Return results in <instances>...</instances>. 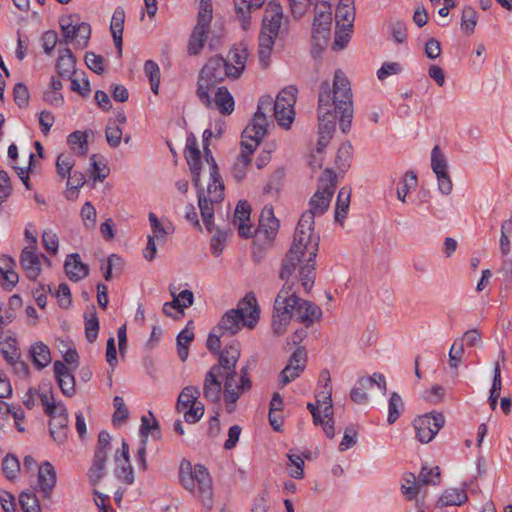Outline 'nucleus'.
Masks as SVG:
<instances>
[{
  "instance_id": "obj_18",
  "label": "nucleus",
  "mask_w": 512,
  "mask_h": 512,
  "mask_svg": "<svg viewBox=\"0 0 512 512\" xmlns=\"http://www.w3.org/2000/svg\"><path fill=\"white\" fill-rule=\"evenodd\" d=\"M374 385H377L379 389L386 393L387 384L383 374L374 373L371 376L361 377L356 386L350 391V398L356 404H365L368 401V393Z\"/></svg>"
},
{
  "instance_id": "obj_1",
  "label": "nucleus",
  "mask_w": 512,
  "mask_h": 512,
  "mask_svg": "<svg viewBox=\"0 0 512 512\" xmlns=\"http://www.w3.org/2000/svg\"><path fill=\"white\" fill-rule=\"evenodd\" d=\"M309 214H302L294 235L293 244L283 259L279 273L281 279L299 276L305 291H310L315 280V258L319 248V236L314 231Z\"/></svg>"
},
{
  "instance_id": "obj_23",
  "label": "nucleus",
  "mask_w": 512,
  "mask_h": 512,
  "mask_svg": "<svg viewBox=\"0 0 512 512\" xmlns=\"http://www.w3.org/2000/svg\"><path fill=\"white\" fill-rule=\"evenodd\" d=\"M20 264L30 280L35 281L38 278L42 269L36 246H28L22 250Z\"/></svg>"
},
{
  "instance_id": "obj_30",
  "label": "nucleus",
  "mask_w": 512,
  "mask_h": 512,
  "mask_svg": "<svg viewBox=\"0 0 512 512\" xmlns=\"http://www.w3.org/2000/svg\"><path fill=\"white\" fill-rule=\"evenodd\" d=\"M125 21V11L123 8L118 7L115 9L111 23H110V31L115 43L116 48L118 49L119 55L122 54V34L123 27Z\"/></svg>"
},
{
  "instance_id": "obj_17",
  "label": "nucleus",
  "mask_w": 512,
  "mask_h": 512,
  "mask_svg": "<svg viewBox=\"0 0 512 512\" xmlns=\"http://www.w3.org/2000/svg\"><path fill=\"white\" fill-rule=\"evenodd\" d=\"M237 378L236 371H230L224 375L223 400L229 414L235 411L237 401L241 395L251 390V388L242 387V382H239Z\"/></svg>"
},
{
  "instance_id": "obj_46",
  "label": "nucleus",
  "mask_w": 512,
  "mask_h": 512,
  "mask_svg": "<svg viewBox=\"0 0 512 512\" xmlns=\"http://www.w3.org/2000/svg\"><path fill=\"white\" fill-rule=\"evenodd\" d=\"M144 72L150 80L152 91L157 94L160 84V69L156 62L147 60L144 64Z\"/></svg>"
},
{
  "instance_id": "obj_47",
  "label": "nucleus",
  "mask_w": 512,
  "mask_h": 512,
  "mask_svg": "<svg viewBox=\"0 0 512 512\" xmlns=\"http://www.w3.org/2000/svg\"><path fill=\"white\" fill-rule=\"evenodd\" d=\"M352 156L353 147L351 143H343L337 151L336 163L338 165V168L341 170H346L350 166Z\"/></svg>"
},
{
  "instance_id": "obj_13",
  "label": "nucleus",
  "mask_w": 512,
  "mask_h": 512,
  "mask_svg": "<svg viewBox=\"0 0 512 512\" xmlns=\"http://www.w3.org/2000/svg\"><path fill=\"white\" fill-rule=\"evenodd\" d=\"M332 13L327 2L315 6V16L312 26V42L314 49L322 50L328 43L331 35Z\"/></svg>"
},
{
  "instance_id": "obj_43",
  "label": "nucleus",
  "mask_w": 512,
  "mask_h": 512,
  "mask_svg": "<svg viewBox=\"0 0 512 512\" xmlns=\"http://www.w3.org/2000/svg\"><path fill=\"white\" fill-rule=\"evenodd\" d=\"M417 186V176L413 171H408L405 173L403 180L399 183V187L397 188V198L401 202H405L406 195L414 190Z\"/></svg>"
},
{
  "instance_id": "obj_21",
  "label": "nucleus",
  "mask_w": 512,
  "mask_h": 512,
  "mask_svg": "<svg viewBox=\"0 0 512 512\" xmlns=\"http://www.w3.org/2000/svg\"><path fill=\"white\" fill-rule=\"evenodd\" d=\"M185 158L189 165V169L192 175V181L195 187H199L200 182V170H201V153L198 148L196 137L191 134L187 138L185 148Z\"/></svg>"
},
{
  "instance_id": "obj_63",
  "label": "nucleus",
  "mask_w": 512,
  "mask_h": 512,
  "mask_svg": "<svg viewBox=\"0 0 512 512\" xmlns=\"http://www.w3.org/2000/svg\"><path fill=\"white\" fill-rule=\"evenodd\" d=\"M58 42V35L54 30H48L42 35V47L47 55H51Z\"/></svg>"
},
{
  "instance_id": "obj_35",
  "label": "nucleus",
  "mask_w": 512,
  "mask_h": 512,
  "mask_svg": "<svg viewBox=\"0 0 512 512\" xmlns=\"http://www.w3.org/2000/svg\"><path fill=\"white\" fill-rule=\"evenodd\" d=\"M30 354L34 365L42 369L51 362L50 349L43 342H37L30 348Z\"/></svg>"
},
{
  "instance_id": "obj_2",
  "label": "nucleus",
  "mask_w": 512,
  "mask_h": 512,
  "mask_svg": "<svg viewBox=\"0 0 512 512\" xmlns=\"http://www.w3.org/2000/svg\"><path fill=\"white\" fill-rule=\"evenodd\" d=\"M353 118L352 91L348 78L342 71L334 74L332 86L323 82L318 94V133L333 135L336 120L339 119L340 129L347 133Z\"/></svg>"
},
{
  "instance_id": "obj_40",
  "label": "nucleus",
  "mask_w": 512,
  "mask_h": 512,
  "mask_svg": "<svg viewBox=\"0 0 512 512\" xmlns=\"http://www.w3.org/2000/svg\"><path fill=\"white\" fill-rule=\"evenodd\" d=\"M85 336L88 342L93 343L98 336L99 332V320L96 315L95 307H92L90 311L85 312Z\"/></svg>"
},
{
  "instance_id": "obj_50",
  "label": "nucleus",
  "mask_w": 512,
  "mask_h": 512,
  "mask_svg": "<svg viewBox=\"0 0 512 512\" xmlns=\"http://www.w3.org/2000/svg\"><path fill=\"white\" fill-rule=\"evenodd\" d=\"M114 472L117 479L122 483L126 485H132L134 483V472L130 461H128L127 464H125V462L116 463Z\"/></svg>"
},
{
  "instance_id": "obj_53",
  "label": "nucleus",
  "mask_w": 512,
  "mask_h": 512,
  "mask_svg": "<svg viewBox=\"0 0 512 512\" xmlns=\"http://www.w3.org/2000/svg\"><path fill=\"white\" fill-rule=\"evenodd\" d=\"M69 79L71 80L72 91L77 92L84 97L89 95L91 87L89 80L87 79L84 72H82L80 75L77 74Z\"/></svg>"
},
{
  "instance_id": "obj_25",
  "label": "nucleus",
  "mask_w": 512,
  "mask_h": 512,
  "mask_svg": "<svg viewBox=\"0 0 512 512\" xmlns=\"http://www.w3.org/2000/svg\"><path fill=\"white\" fill-rule=\"evenodd\" d=\"M54 374L62 393L68 397L75 394V379L66 365L61 361H55Z\"/></svg>"
},
{
  "instance_id": "obj_9",
  "label": "nucleus",
  "mask_w": 512,
  "mask_h": 512,
  "mask_svg": "<svg viewBox=\"0 0 512 512\" xmlns=\"http://www.w3.org/2000/svg\"><path fill=\"white\" fill-rule=\"evenodd\" d=\"M272 103L273 98L271 96H262L259 99L256 113L242 132L241 146L249 147V152H254L267 132L266 113L272 110Z\"/></svg>"
},
{
  "instance_id": "obj_10",
  "label": "nucleus",
  "mask_w": 512,
  "mask_h": 512,
  "mask_svg": "<svg viewBox=\"0 0 512 512\" xmlns=\"http://www.w3.org/2000/svg\"><path fill=\"white\" fill-rule=\"evenodd\" d=\"M335 179L336 175L332 170L326 169L323 172L318 189L309 201V209L303 213L309 214L311 221L315 222L316 217L322 216L328 210L336 188Z\"/></svg>"
},
{
  "instance_id": "obj_55",
  "label": "nucleus",
  "mask_w": 512,
  "mask_h": 512,
  "mask_svg": "<svg viewBox=\"0 0 512 512\" xmlns=\"http://www.w3.org/2000/svg\"><path fill=\"white\" fill-rule=\"evenodd\" d=\"M14 101L19 108H25L29 104L30 94L27 86L21 82L17 83L13 89Z\"/></svg>"
},
{
  "instance_id": "obj_12",
  "label": "nucleus",
  "mask_w": 512,
  "mask_h": 512,
  "mask_svg": "<svg viewBox=\"0 0 512 512\" xmlns=\"http://www.w3.org/2000/svg\"><path fill=\"white\" fill-rule=\"evenodd\" d=\"M63 42L72 44L75 48L83 49L88 45L91 27L86 22L74 20V16H62L59 19Z\"/></svg>"
},
{
  "instance_id": "obj_41",
  "label": "nucleus",
  "mask_w": 512,
  "mask_h": 512,
  "mask_svg": "<svg viewBox=\"0 0 512 512\" xmlns=\"http://www.w3.org/2000/svg\"><path fill=\"white\" fill-rule=\"evenodd\" d=\"M478 21V13L471 6H465L462 10L461 14V30L466 35H471L474 33L475 27Z\"/></svg>"
},
{
  "instance_id": "obj_19",
  "label": "nucleus",
  "mask_w": 512,
  "mask_h": 512,
  "mask_svg": "<svg viewBox=\"0 0 512 512\" xmlns=\"http://www.w3.org/2000/svg\"><path fill=\"white\" fill-rule=\"evenodd\" d=\"M50 417L49 430L52 438L57 443H63L67 438L68 413L66 407L59 403L57 411L48 415Z\"/></svg>"
},
{
  "instance_id": "obj_14",
  "label": "nucleus",
  "mask_w": 512,
  "mask_h": 512,
  "mask_svg": "<svg viewBox=\"0 0 512 512\" xmlns=\"http://www.w3.org/2000/svg\"><path fill=\"white\" fill-rule=\"evenodd\" d=\"M200 394L197 386H186L178 396L176 409L183 412L187 423H197L204 415V405L198 401Z\"/></svg>"
},
{
  "instance_id": "obj_60",
  "label": "nucleus",
  "mask_w": 512,
  "mask_h": 512,
  "mask_svg": "<svg viewBox=\"0 0 512 512\" xmlns=\"http://www.w3.org/2000/svg\"><path fill=\"white\" fill-rule=\"evenodd\" d=\"M113 406L115 408V412L113 414V422L122 421L127 419L129 415V411L125 406L124 399L120 396H115L113 399Z\"/></svg>"
},
{
  "instance_id": "obj_7",
  "label": "nucleus",
  "mask_w": 512,
  "mask_h": 512,
  "mask_svg": "<svg viewBox=\"0 0 512 512\" xmlns=\"http://www.w3.org/2000/svg\"><path fill=\"white\" fill-rule=\"evenodd\" d=\"M282 20L283 9L280 3L275 0L268 2L262 19L258 49L259 60L264 68L268 66L274 40L280 32Z\"/></svg>"
},
{
  "instance_id": "obj_42",
  "label": "nucleus",
  "mask_w": 512,
  "mask_h": 512,
  "mask_svg": "<svg viewBox=\"0 0 512 512\" xmlns=\"http://www.w3.org/2000/svg\"><path fill=\"white\" fill-rule=\"evenodd\" d=\"M68 144L72 150L79 156H84L88 150L87 135L81 131H75L68 136Z\"/></svg>"
},
{
  "instance_id": "obj_32",
  "label": "nucleus",
  "mask_w": 512,
  "mask_h": 512,
  "mask_svg": "<svg viewBox=\"0 0 512 512\" xmlns=\"http://www.w3.org/2000/svg\"><path fill=\"white\" fill-rule=\"evenodd\" d=\"M422 487L423 484L421 481H416V476L413 473L408 472L403 475L401 491L406 500H416L417 507H420V502L417 496L421 492Z\"/></svg>"
},
{
  "instance_id": "obj_45",
  "label": "nucleus",
  "mask_w": 512,
  "mask_h": 512,
  "mask_svg": "<svg viewBox=\"0 0 512 512\" xmlns=\"http://www.w3.org/2000/svg\"><path fill=\"white\" fill-rule=\"evenodd\" d=\"M2 470L5 477L14 480L20 470V462L14 454H7L2 463Z\"/></svg>"
},
{
  "instance_id": "obj_22",
  "label": "nucleus",
  "mask_w": 512,
  "mask_h": 512,
  "mask_svg": "<svg viewBox=\"0 0 512 512\" xmlns=\"http://www.w3.org/2000/svg\"><path fill=\"white\" fill-rule=\"evenodd\" d=\"M217 354L218 363L212 367H218L219 373L222 375L230 371H235V366L240 358V344L238 341L234 340Z\"/></svg>"
},
{
  "instance_id": "obj_57",
  "label": "nucleus",
  "mask_w": 512,
  "mask_h": 512,
  "mask_svg": "<svg viewBox=\"0 0 512 512\" xmlns=\"http://www.w3.org/2000/svg\"><path fill=\"white\" fill-rule=\"evenodd\" d=\"M42 244L48 252L55 255L59 248V239L57 234L51 230L44 231L42 234Z\"/></svg>"
},
{
  "instance_id": "obj_4",
  "label": "nucleus",
  "mask_w": 512,
  "mask_h": 512,
  "mask_svg": "<svg viewBox=\"0 0 512 512\" xmlns=\"http://www.w3.org/2000/svg\"><path fill=\"white\" fill-rule=\"evenodd\" d=\"M248 52L246 48H234L229 51L227 59L221 56L211 57L201 70L197 95L207 107L212 100L209 91L226 78L237 79L245 69Z\"/></svg>"
},
{
  "instance_id": "obj_52",
  "label": "nucleus",
  "mask_w": 512,
  "mask_h": 512,
  "mask_svg": "<svg viewBox=\"0 0 512 512\" xmlns=\"http://www.w3.org/2000/svg\"><path fill=\"white\" fill-rule=\"evenodd\" d=\"M431 167L436 175L447 172V161L438 146H435L431 152Z\"/></svg>"
},
{
  "instance_id": "obj_20",
  "label": "nucleus",
  "mask_w": 512,
  "mask_h": 512,
  "mask_svg": "<svg viewBox=\"0 0 512 512\" xmlns=\"http://www.w3.org/2000/svg\"><path fill=\"white\" fill-rule=\"evenodd\" d=\"M219 377H224V375L219 373V368L211 367L204 378L203 395L211 403H218L223 394L222 382L219 380Z\"/></svg>"
},
{
  "instance_id": "obj_37",
  "label": "nucleus",
  "mask_w": 512,
  "mask_h": 512,
  "mask_svg": "<svg viewBox=\"0 0 512 512\" xmlns=\"http://www.w3.org/2000/svg\"><path fill=\"white\" fill-rule=\"evenodd\" d=\"M214 103L224 115H230L234 111V99L226 87H219L217 89Z\"/></svg>"
},
{
  "instance_id": "obj_8",
  "label": "nucleus",
  "mask_w": 512,
  "mask_h": 512,
  "mask_svg": "<svg viewBox=\"0 0 512 512\" xmlns=\"http://www.w3.org/2000/svg\"><path fill=\"white\" fill-rule=\"evenodd\" d=\"M179 480L188 491L197 494L205 506H211L213 498L212 480L208 470L202 465L192 467L188 461H182L179 468Z\"/></svg>"
},
{
  "instance_id": "obj_39",
  "label": "nucleus",
  "mask_w": 512,
  "mask_h": 512,
  "mask_svg": "<svg viewBox=\"0 0 512 512\" xmlns=\"http://www.w3.org/2000/svg\"><path fill=\"white\" fill-rule=\"evenodd\" d=\"M332 387L330 384L325 383L323 389L316 394V402L321 406L324 418H331L333 416L332 405Z\"/></svg>"
},
{
  "instance_id": "obj_56",
  "label": "nucleus",
  "mask_w": 512,
  "mask_h": 512,
  "mask_svg": "<svg viewBox=\"0 0 512 512\" xmlns=\"http://www.w3.org/2000/svg\"><path fill=\"white\" fill-rule=\"evenodd\" d=\"M420 477V481L423 484V486L428 484L437 485L441 481L440 469L438 466H435L430 470H427V468L424 467L422 468Z\"/></svg>"
},
{
  "instance_id": "obj_26",
  "label": "nucleus",
  "mask_w": 512,
  "mask_h": 512,
  "mask_svg": "<svg viewBox=\"0 0 512 512\" xmlns=\"http://www.w3.org/2000/svg\"><path fill=\"white\" fill-rule=\"evenodd\" d=\"M65 272L71 281L78 282L89 274V267L81 261L78 253L69 254L64 263Z\"/></svg>"
},
{
  "instance_id": "obj_38",
  "label": "nucleus",
  "mask_w": 512,
  "mask_h": 512,
  "mask_svg": "<svg viewBox=\"0 0 512 512\" xmlns=\"http://www.w3.org/2000/svg\"><path fill=\"white\" fill-rule=\"evenodd\" d=\"M468 500L464 490L450 488L443 492L438 503L440 506H460Z\"/></svg>"
},
{
  "instance_id": "obj_31",
  "label": "nucleus",
  "mask_w": 512,
  "mask_h": 512,
  "mask_svg": "<svg viewBox=\"0 0 512 512\" xmlns=\"http://www.w3.org/2000/svg\"><path fill=\"white\" fill-rule=\"evenodd\" d=\"M76 59L69 48H65L59 55L56 68L61 77L71 78L77 75L75 69Z\"/></svg>"
},
{
  "instance_id": "obj_49",
  "label": "nucleus",
  "mask_w": 512,
  "mask_h": 512,
  "mask_svg": "<svg viewBox=\"0 0 512 512\" xmlns=\"http://www.w3.org/2000/svg\"><path fill=\"white\" fill-rule=\"evenodd\" d=\"M74 164V159L70 155L61 153L57 157L56 161V171L58 176L62 179L70 176Z\"/></svg>"
},
{
  "instance_id": "obj_3",
  "label": "nucleus",
  "mask_w": 512,
  "mask_h": 512,
  "mask_svg": "<svg viewBox=\"0 0 512 512\" xmlns=\"http://www.w3.org/2000/svg\"><path fill=\"white\" fill-rule=\"evenodd\" d=\"M283 280L285 282L275 298L272 315V329L278 336L285 333L293 315L306 327L319 321L322 316L319 306L297 295L299 291L295 285L300 282L299 276L293 275Z\"/></svg>"
},
{
  "instance_id": "obj_54",
  "label": "nucleus",
  "mask_w": 512,
  "mask_h": 512,
  "mask_svg": "<svg viewBox=\"0 0 512 512\" xmlns=\"http://www.w3.org/2000/svg\"><path fill=\"white\" fill-rule=\"evenodd\" d=\"M16 339L8 338L3 342H0V352L4 356L7 362L15 360L20 357L18 348L16 347Z\"/></svg>"
},
{
  "instance_id": "obj_58",
  "label": "nucleus",
  "mask_w": 512,
  "mask_h": 512,
  "mask_svg": "<svg viewBox=\"0 0 512 512\" xmlns=\"http://www.w3.org/2000/svg\"><path fill=\"white\" fill-rule=\"evenodd\" d=\"M85 63L87 67L97 74H102L104 71V59L100 55L93 52H87L85 55Z\"/></svg>"
},
{
  "instance_id": "obj_11",
  "label": "nucleus",
  "mask_w": 512,
  "mask_h": 512,
  "mask_svg": "<svg viewBox=\"0 0 512 512\" xmlns=\"http://www.w3.org/2000/svg\"><path fill=\"white\" fill-rule=\"evenodd\" d=\"M212 19L211 0H200L199 11L197 15V24L195 25L188 43V52L190 55H198L207 40L208 27Z\"/></svg>"
},
{
  "instance_id": "obj_15",
  "label": "nucleus",
  "mask_w": 512,
  "mask_h": 512,
  "mask_svg": "<svg viewBox=\"0 0 512 512\" xmlns=\"http://www.w3.org/2000/svg\"><path fill=\"white\" fill-rule=\"evenodd\" d=\"M296 92L297 89L295 87L288 86L278 93L272 103L274 117L284 129H289L295 118Z\"/></svg>"
},
{
  "instance_id": "obj_6",
  "label": "nucleus",
  "mask_w": 512,
  "mask_h": 512,
  "mask_svg": "<svg viewBox=\"0 0 512 512\" xmlns=\"http://www.w3.org/2000/svg\"><path fill=\"white\" fill-rule=\"evenodd\" d=\"M260 317V309L253 294H246L236 308L223 314L214 331L221 335L233 336L243 327L253 329Z\"/></svg>"
},
{
  "instance_id": "obj_29",
  "label": "nucleus",
  "mask_w": 512,
  "mask_h": 512,
  "mask_svg": "<svg viewBox=\"0 0 512 512\" xmlns=\"http://www.w3.org/2000/svg\"><path fill=\"white\" fill-rule=\"evenodd\" d=\"M264 2L265 0H234L235 11L244 30L248 29L251 12L259 9Z\"/></svg>"
},
{
  "instance_id": "obj_44",
  "label": "nucleus",
  "mask_w": 512,
  "mask_h": 512,
  "mask_svg": "<svg viewBox=\"0 0 512 512\" xmlns=\"http://www.w3.org/2000/svg\"><path fill=\"white\" fill-rule=\"evenodd\" d=\"M404 404L401 396L397 392H393L390 396L388 403V418L387 422L393 424L400 416V412L403 410Z\"/></svg>"
},
{
  "instance_id": "obj_59",
  "label": "nucleus",
  "mask_w": 512,
  "mask_h": 512,
  "mask_svg": "<svg viewBox=\"0 0 512 512\" xmlns=\"http://www.w3.org/2000/svg\"><path fill=\"white\" fill-rule=\"evenodd\" d=\"M307 355L304 347H298L290 356L288 365L294 366L295 369L303 371L306 365Z\"/></svg>"
},
{
  "instance_id": "obj_28",
  "label": "nucleus",
  "mask_w": 512,
  "mask_h": 512,
  "mask_svg": "<svg viewBox=\"0 0 512 512\" xmlns=\"http://www.w3.org/2000/svg\"><path fill=\"white\" fill-rule=\"evenodd\" d=\"M355 19L354 0H339L335 11L336 25L343 29H351Z\"/></svg>"
},
{
  "instance_id": "obj_51",
  "label": "nucleus",
  "mask_w": 512,
  "mask_h": 512,
  "mask_svg": "<svg viewBox=\"0 0 512 512\" xmlns=\"http://www.w3.org/2000/svg\"><path fill=\"white\" fill-rule=\"evenodd\" d=\"M19 503L24 512H41L39 500L32 492H22L19 495Z\"/></svg>"
},
{
  "instance_id": "obj_64",
  "label": "nucleus",
  "mask_w": 512,
  "mask_h": 512,
  "mask_svg": "<svg viewBox=\"0 0 512 512\" xmlns=\"http://www.w3.org/2000/svg\"><path fill=\"white\" fill-rule=\"evenodd\" d=\"M288 459H289V462L294 466V468L291 469L289 472L290 476L295 479H302L304 476V472H303L304 460L299 455H294V454H289Z\"/></svg>"
},
{
  "instance_id": "obj_27",
  "label": "nucleus",
  "mask_w": 512,
  "mask_h": 512,
  "mask_svg": "<svg viewBox=\"0 0 512 512\" xmlns=\"http://www.w3.org/2000/svg\"><path fill=\"white\" fill-rule=\"evenodd\" d=\"M279 228V221L274 216L273 207L266 205L259 217V227L256 230L257 234L264 233L267 239H272Z\"/></svg>"
},
{
  "instance_id": "obj_33",
  "label": "nucleus",
  "mask_w": 512,
  "mask_h": 512,
  "mask_svg": "<svg viewBox=\"0 0 512 512\" xmlns=\"http://www.w3.org/2000/svg\"><path fill=\"white\" fill-rule=\"evenodd\" d=\"M241 148L242 151L231 169L232 177L237 182H241L246 177L248 168L251 164V155L253 154V152H249V147L241 146Z\"/></svg>"
},
{
  "instance_id": "obj_5",
  "label": "nucleus",
  "mask_w": 512,
  "mask_h": 512,
  "mask_svg": "<svg viewBox=\"0 0 512 512\" xmlns=\"http://www.w3.org/2000/svg\"><path fill=\"white\" fill-rule=\"evenodd\" d=\"M203 149L205 160L209 165V182L206 189L201 185V181L199 182V187H196L197 198L203 223L207 230L212 232L214 228V204H218L224 199V184L211 150L209 147Z\"/></svg>"
},
{
  "instance_id": "obj_61",
  "label": "nucleus",
  "mask_w": 512,
  "mask_h": 512,
  "mask_svg": "<svg viewBox=\"0 0 512 512\" xmlns=\"http://www.w3.org/2000/svg\"><path fill=\"white\" fill-rule=\"evenodd\" d=\"M105 137L111 147H117L121 142L122 130L119 126L108 125L105 130Z\"/></svg>"
},
{
  "instance_id": "obj_62",
  "label": "nucleus",
  "mask_w": 512,
  "mask_h": 512,
  "mask_svg": "<svg viewBox=\"0 0 512 512\" xmlns=\"http://www.w3.org/2000/svg\"><path fill=\"white\" fill-rule=\"evenodd\" d=\"M251 207L247 201H239L235 208L234 224L241 221L250 220Z\"/></svg>"
},
{
  "instance_id": "obj_16",
  "label": "nucleus",
  "mask_w": 512,
  "mask_h": 512,
  "mask_svg": "<svg viewBox=\"0 0 512 512\" xmlns=\"http://www.w3.org/2000/svg\"><path fill=\"white\" fill-rule=\"evenodd\" d=\"M444 423L445 418L442 413L433 412L417 417L413 424L418 440L421 443H429L435 438Z\"/></svg>"
},
{
  "instance_id": "obj_48",
  "label": "nucleus",
  "mask_w": 512,
  "mask_h": 512,
  "mask_svg": "<svg viewBox=\"0 0 512 512\" xmlns=\"http://www.w3.org/2000/svg\"><path fill=\"white\" fill-rule=\"evenodd\" d=\"M464 354V344L463 339H456L454 340L453 344L451 345V348L448 353L449 357V366L451 369L456 370L459 366V364L462 361V357Z\"/></svg>"
},
{
  "instance_id": "obj_34",
  "label": "nucleus",
  "mask_w": 512,
  "mask_h": 512,
  "mask_svg": "<svg viewBox=\"0 0 512 512\" xmlns=\"http://www.w3.org/2000/svg\"><path fill=\"white\" fill-rule=\"evenodd\" d=\"M108 454L102 451H95L93 457V463L88 471V477L93 485L100 482L105 474V467L107 462Z\"/></svg>"
},
{
  "instance_id": "obj_24",
  "label": "nucleus",
  "mask_w": 512,
  "mask_h": 512,
  "mask_svg": "<svg viewBox=\"0 0 512 512\" xmlns=\"http://www.w3.org/2000/svg\"><path fill=\"white\" fill-rule=\"evenodd\" d=\"M39 490L44 498H49L56 485V470L53 465L45 461L38 470Z\"/></svg>"
},
{
  "instance_id": "obj_36",
  "label": "nucleus",
  "mask_w": 512,
  "mask_h": 512,
  "mask_svg": "<svg viewBox=\"0 0 512 512\" xmlns=\"http://www.w3.org/2000/svg\"><path fill=\"white\" fill-rule=\"evenodd\" d=\"M351 198V188L342 187L337 195L336 208H335V220L336 222L343 223L346 214L349 209Z\"/></svg>"
}]
</instances>
